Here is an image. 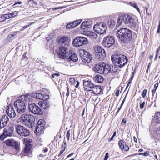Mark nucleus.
Returning <instances> with one entry per match:
<instances>
[{"instance_id":"nucleus-6","label":"nucleus","mask_w":160,"mask_h":160,"mask_svg":"<svg viewBox=\"0 0 160 160\" xmlns=\"http://www.w3.org/2000/svg\"><path fill=\"white\" fill-rule=\"evenodd\" d=\"M79 53L81 59L85 63L90 62L92 58V55L90 53L84 49L80 50Z\"/></svg>"},{"instance_id":"nucleus-33","label":"nucleus","mask_w":160,"mask_h":160,"mask_svg":"<svg viewBox=\"0 0 160 160\" xmlns=\"http://www.w3.org/2000/svg\"><path fill=\"white\" fill-rule=\"evenodd\" d=\"M77 26V24L76 22L73 21L72 22L69 23L67 25L66 28H67L71 29L74 28Z\"/></svg>"},{"instance_id":"nucleus-60","label":"nucleus","mask_w":160,"mask_h":160,"mask_svg":"<svg viewBox=\"0 0 160 160\" xmlns=\"http://www.w3.org/2000/svg\"><path fill=\"white\" fill-rule=\"evenodd\" d=\"M21 3H22V2H17L13 4V6H15L16 5H17V4H19L20 5V4H21Z\"/></svg>"},{"instance_id":"nucleus-11","label":"nucleus","mask_w":160,"mask_h":160,"mask_svg":"<svg viewBox=\"0 0 160 160\" xmlns=\"http://www.w3.org/2000/svg\"><path fill=\"white\" fill-rule=\"evenodd\" d=\"M25 139L24 143H25V147L24 149V153L25 155L31 157L32 156V154L31 151L32 145L30 143L31 139Z\"/></svg>"},{"instance_id":"nucleus-15","label":"nucleus","mask_w":160,"mask_h":160,"mask_svg":"<svg viewBox=\"0 0 160 160\" xmlns=\"http://www.w3.org/2000/svg\"><path fill=\"white\" fill-rule=\"evenodd\" d=\"M105 65V63L104 62H100L98 63L95 65L94 67V69L98 73L103 74L104 72V66Z\"/></svg>"},{"instance_id":"nucleus-28","label":"nucleus","mask_w":160,"mask_h":160,"mask_svg":"<svg viewBox=\"0 0 160 160\" xmlns=\"http://www.w3.org/2000/svg\"><path fill=\"white\" fill-rule=\"evenodd\" d=\"M87 36L91 39H96L98 35L93 32H88L87 33Z\"/></svg>"},{"instance_id":"nucleus-36","label":"nucleus","mask_w":160,"mask_h":160,"mask_svg":"<svg viewBox=\"0 0 160 160\" xmlns=\"http://www.w3.org/2000/svg\"><path fill=\"white\" fill-rule=\"evenodd\" d=\"M7 18L5 14H3L1 17H0V22H2L4 21Z\"/></svg>"},{"instance_id":"nucleus-7","label":"nucleus","mask_w":160,"mask_h":160,"mask_svg":"<svg viewBox=\"0 0 160 160\" xmlns=\"http://www.w3.org/2000/svg\"><path fill=\"white\" fill-rule=\"evenodd\" d=\"M95 51V57L100 61L102 60L106 56L105 50L101 47H96Z\"/></svg>"},{"instance_id":"nucleus-55","label":"nucleus","mask_w":160,"mask_h":160,"mask_svg":"<svg viewBox=\"0 0 160 160\" xmlns=\"http://www.w3.org/2000/svg\"><path fill=\"white\" fill-rule=\"evenodd\" d=\"M39 125L42 126V121L41 120H39L38 122V125Z\"/></svg>"},{"instance_id":"nucleus-62","label":"nucleus","mask_w":160,"mask_h":160,"mask_svg":"<svg viewBox=\"0 0 160 160\" xmlns=\"http://www.w3.org/2000/svg\"><path fill=\"white\" fill-rule=\"evenodd\" d=\"M65 149V148H64V149L61 150L60 152V155L62 154L63 153Z\"/></svg>"},{"instance_id":"nucleus-46","label":"nucleus","mask_w":160,"mask_h":160,"mask_svg":"<svg viewBox=\"0 0 160 160\" xmlns=\"http://www.w3.org/2000/svg\"><path fill=\"white\" fill-rule=\"evenodd\" d=\"M126 122V120L124 118H123L122 121V125L124 126L125 125Z\"/></svg>"},{"instance_id":"nucleus-24","label":"nucleus","mask_w":160,"mask_h":160,"mask_svg":"<svg viewBox=\"0 0 160 160\" xmlns=\"http://www.w3.org/2000/svg\"><path fill=\"white\" fill-rule=\"evenodd\" d=\"M44 127L42 126L37 125L34 131L35 133L37 135H40L43 131Z\"/></svg>"},{"instance_id":"nucleus-48","label":"nucleus","mask_w":160,"mask_h":160,"mask_svg":"<svg viewBox=\"0 0 160 160\" xmlns=\"http://www.w3.org/2000/svg\"><path fill=\"white\" fill-rule=\"evenodd\" d=\"M69 93H70L69 90V88L68 87V88H67V93H66V96H67V98L68 97V96H69Z\"/></svg>"},{"instance_id":"nucleus-26","label":"nucleus","mask_w":160,"mask_h":160,"mask_svg":"<svg viewBox=\"0 0 160 160\" xmlns=\"http://www.w3.org/2000/svg\"><path fill=\"white\" fill-rule=\"evenodd\" d=\"M93 78L94 81L97 83L102 82L104 80L103 77L99 75H97Z\"/></svg>"},{"instance_id":"nucleus-40","label":"nucleus","mask_w":160,"mask_h":160,"mask_svg":"<svg viewBox=\"0 0 160 160\" xmlns=\"http://www.w3.org/2000/svg\"><path fill=\"white\" fill-rule=\"evenodd\" d=\"M7 136L4 135L3 133L2 135L0 136V139L2 140H3Z\"/></svg>"},{"instance_id":"nucleus-64","label":"nucleus","mask_w":160,"mask_h":160,"mask_svg":"<svg viewBox=\"0 0 160 160\" xmlns=\"http://www.w3.org/2000/svg\"><path fill=\"white\" fill-rule=\"evenodd\" d=\"M135 8H136L138 10V11L139 12L140 11V9H139L138 7V6H135Z\"/></svg>"},{"instance_id":"nucleus-18","label":"nucleus","mask_w":160,"mask_h":160,"mask_svg":"<svg viewBox=\"0 0 160 160\" xmlns=\"http://www.w3.org/2000/svg\"><path fill=\"white\" fill-rule=\"evenodd\" d=\"M105 65L104 66V72L103 74H106L109 72H115V70L114 69L112 66H111L108 64H106L105 63Z\"/></svg>"},{"instance_id":"nucleus-35","label":"nucleus","mask_w":160,"mask_h":160,"mask_svg":"<svg viewBox=\"0 0 160 160\" xmlns=\"http://www.w3.org/2000/svg\"><path fill=\"white\" fill-rule=\"evenodd\" d=\"M118 144L120 148L122 150V148L124 146L123 141L122 140H120Z\"/></svg>"},{"instance_id":"nucleus-59","label":"nucleus","mask_w":160,"mask_h":160,"mask_svg":"<svg viewBox=\"0 0 160 160\" xmlns=\"http://www.w3.org/2000/svg\"><path fill=\"white\" fill-rule=\"evenodd\" d=\"M159 51H160V47H159L157 51L156 54V57H157L158 56V53Z\"/></svg>"},{"instance_id":"nucleus-27","label":"nucleus","mask_w":160,"mask_h":160,"mask_svg":"<svg viewBox=\"0 0 160 160\" xmlns=\"http://www.w3.org/2000/svg\"><path fill=\"white\" fill-rule=\"evenodd\" d=\"M79 38L81 46L86 45L88 43V42L87 38L82 37H79Z\"/></svg>"},{"instance_id":"nucleus-16","label":"nucleus","mask_w":160,"mask_h":160,"mask_svg":"<svg viewBox=\"0 0 160 160\" xmlns=\"http://www.w3.org/2000/svg\"><path fill=\"white\" fill-rule=\"evenodd\" d=\"M83 88L85 90L91 91L94 85L90 81L88 80L84 81Z\"/></svg>"},{"instance_id":"nucleus-61","label":"nucleus","mask_w":160,"mask_h":160,"mask_svg":"<svg viewBox=\"0 0 160 160\" xmlns=\"http://www.w3.org/2000/svg\"><path fill=\"white\" fill-rule=\"evenodd\" d=\"M156 90L153 89L152 90V95L153 96H154V94L155 93V92Z\"/></svg>"},{"instance_id":"nucleus-31","label":"nucleus","mask_w":160,"mask_h":160,"mask_svg":"<svg viewBox=\"0 0 160 160\" xmlns=\"http://www.w3.org/2000/svg\"><path fill=\"white\" fill-rule=\"evenodd\" d=\"M90 25V23L88 21L83 22L81 25V28L83 29H85L87 28H89Z\"/></svg>"},{"instance_id":"nucleus-1","label":"nucleus","mask_w":160,"mask_h":160,"mask_svg":"<svg viewBox=\"0 0 160 160\" xmlns=\"http://www.w3.org/2000/svg\"><path fill=\"white\" fill-rule=\"evenodd\" d=\"M30 98L26 95L19 97L14 102V107L18 112L22 114L26 111V104Z\"/></svg>"},{"instance_id":"nucleus-25","label":"nucleus","mask_w":160,"mask_h":160,"mask_svg":"<svg viewBox=\"0 0 160 160\" xmlns=\"http://www.w3.org/2000/svg\"><path fill=\"white\" fill-rule=\"evenodd\" d=\"M38 104L42 108L44 109H47L49 106V102L47 100L43 102H39Z\"/></svg>"},{"instance_id":"nucleus-23","label":"nucleus","mask_w":160,"mask_h":160,"mask_svg":"<svg viewBox=\"0 0 160 160\" xmlns=\"http://www.w3.org/2000/svg\"><path fill=\"white\" fill-rule=\"evenodd\" d=\"M102 90V88L101 86H96L94 85V87L91 91H92L93 93L96 94H99L101 92Z\"/></svg>"},{"instance_id":"nucleus-34","label":"nucleus","mask_w":160,"mask_h":160,"mask_svg":"<svg viewBox=\"0 0 160 160\" xmlns=\"http://www.w3.org/2000/svg\"><path fill=\"white\" fill-rule=\"evenodd\" d=\"M155 118L156 119V121L160 123V112H158L156 113Z\"/></svg>"},{"instance_id":"nucleus-58","label":"nucleus","mask_w":160,"mask_h":160,"mask_svg":"<svg viewBox=\"0 0 160 160\" xmlns=\"http://www.w3.org/2000/svg\"><path fill=\"white\" fill-rule=\"evenodd\" d=\"M79 83H80L78 81H77V84L75 86V87L76 88H78V87L79 86Z\"/></svg>"},{"instance_id":"nucleus-43","label":"nucleus","mask_w":160,"mask_h":160,"mask_svg":"<svg viewBox=\"0 0 160 160\" xmlns=\"http://www.w3.org/2000/svg\"><path fill=\"white\" fill-rule=\"evenodd\" d=\"M52 35H49L48 37H47L46 39L48 41H50L52 38Z\"/></svg>"},{"instance_id":"nucleus-51","label":"nucleus","mask_w":160,"mask_h":160,"mask_svg":"<svg viewBox=\"0 0 160 160\" xmlns=\"http://www.w3.org/2000/svg\"><path fill=\"white\" fill-rule=\"evenodd\" d=\"M119 92L120 90H119L117 89V90L116 93L115 94V95L116 96L118 97L119 96Z\"/></svg>"},{"instance_id":"nucleus-56","label":"nucleus","mask_w":160,"mask_h":160,"mask_svg":"<svg viewBox=\"0 0 160 160\" xmlns=\"http://www.w3.org/2000/svg\"><path fill=\"white\" fill-rule=\"evenodd\" d=\"M59 74H58V73H55L53 74L52 75V77L54 78L55 76H59Z\"/></svg>"},{"instance_id":"nucleus-54","label":"nucleus","mask_w":160,"mask_h":160,"mask_svg":"<svg viewBox=\"0 0 160 160\" xmlns=\"http://www.w3.org/2000/svg\"><path fill=\"white\" fill-rule=\"evenodd\" d=\"M43 156V155L42 154H41L38 156V157L39 159H41V158H42Z\"/></svg>"},{"instance_id":"nucleus-3","label":"nucleus","mask_w":160,"mask_h":160,"mask_svg":"<svg viewBox=\"0 0 160 160\" xmlns=\"http://www.w3.org/2000/svg\"><path fill=\"white\" fill-rule=\"evenodd\" d=\"M123 23L128 24L129 27L131 28L135 27L136 26V23L132 17L128 15L122 14L118 17L116 26L119 27Z\"/></svg>"},{"instance_id":"nucleus-12","label":"nucleus","mask_w":160,"mask_h":160,"mask_svg":"<svg viewBox=\"0 0 160 160\" xmlns=\"http://www.w3.org/2000/svg\"><path fill=\"white\" fill-rule=\"evenodd\" d=\"M115 40L112 36H107L104 38L102 42V44L105 47L110 48L115 43Z\"/></svg>"},{"instance_id":"nucleus-17","label":"nucleus","mask_w":160,"mask_h":160,"mask_svg":"<svg viewBox=\"0 0 160 160\" xmlns=\"http://www.w3.org/2000/svg\"><path fill=\"white\" fill-rule=\"evenodd\" d=\"M70 40L68 37H63L58 40V43L64 46H68Z\"/></svg>"},{"instance_id":"nucleus-37","label":"nucleus","mask_w":160,"mask_h":160,"mask_svg":"<svg viewBox=\"0 0 160 160\" xmlns=\"http://www.w3.org/2000/svg\"><path fill=\"white\" fill-rule=\"evenodd\" d=\"M115 20H116V18H114L113 19H112L110 20V24L112 27L114 26L115 24Z\"/></svg>"},{"instance_id":"nucleus-45","label":"nucleus","mask_w":160,"mask_h":160,"mask_svg":"<svg viewBox=\"0 0 160 160\" xmlns=\"http://www.w3.org/2000/svg\"><path fill=\"white\" fill-rule=\"evenodd\" d=\"M35 22H32L30 23L29 24H28L27 25H26L23 27H24L25 29L26 28H28V27H29L30 25H31L32 24H34Z\"/></svg>"},{"instance_id":"nucleus-47","label":"nucleus","mask_w":160,"mask_h":160,"mask_svg":"<svg viewBox=\"0 0 160 160\" xmlns=\"http://www.w3.org/2000/svg\"><path fill=\"white\" fill-rule=\"evenodd\" d=\"M109 157L108 153L107 152L106 153L104 158V160H107Z\"/></svg>"},{"instance_id":"nucleus-22","label":"nucleus","mask_w":160,"mask_h":160,"mask_svg":"<svg viewBox=\"0 0 160 160\" xmlns=\"http://www.w3.org/2000/svg\"><path fill=\"white\" fill-rule=\"evenodd\" d=\"M14 128L12 126L6 128L4 129V134L7 136H11L13 134Z\"/></svg>"},{"instance_id":"nucleus-8","label":"nucleus","mask_w":160,"mask_h":160,"mask_svg":"<svg viewBox=\"0 0 160 160\" xmlns=\"http://www.w3.org/2000/svg\"><path fill=\"white\" fill-rule=\"evenodd\" d=\"M15 129L17 133L21 136L26 137L30 134L29 130L21 125H18L16 126Z\"/></svg>"},{"instance_id":"nucleus-5","label":"nucleus","mask_w":160,"mask_h":160,"mask_svg":"<svg viewBox=\"0 0 160 160\" xmlns=\"http://www.w3.org/2000/svg\"><path fill=\"white\" fill-rule=\"evenodd\" d=\"M21 118L25 124L29 127H32L34 124L35 118L32 115L23 114L22 115Z\"/></svg>"},{"instance_id":"nucleus-13","label":"nucleus","mask_w":160,"mask_h":160,"mask_svg":"<svg viewBox=\"0 0 160 160\" xmlns=\"http://www.w3.org/2000/svg\"><path fill=\"white\" fill-rule=\"evenodd\" d=\"M57 52L59 58L62 59L66 58L69 53L66 47H61L59 48Z\"/></svg>"},{"instance_id":"nucleus-41","label":"nucleus","mask_w":160,"mask_h":160,"mask_svg":"<svg viewBox=\"0 0 160 160\" xmlns=\"http://www.w3.org/2000/svg\"><path fill=\"white\" fill-rule=\"evenodd\" d=\"M129 149V147L126 145L125 144V146H124L123 148H122V149H124L125 151H128Z\"/></svg>"},{"instance_id":"nucleus-53","label":"nucleus","mask_w":160,"mask_h":160,"mask_svg":"<svg viewBox=\"0 0 160 160\" xmlns=\"http://www.w3.org/2000/svg\"><path fill=\"white\" fill-rule=\"evenodd\" d=\"M158 83H156L154 85V89L156 90L158 87Z\"/></svg>"},{"instance_id":"nucleus-4","label":"nucleus","mask_w":160,"mask_h":160,"mask_svg":"<svg viewBox=\"0 0 160 160\" xmlns=\"http://www.w3.org/2000/svg\"><path fill=\"white\" fill-rule=\"evenodd\" d=\"M111 60L115 65L119 68H122L128 62L127 57L121 54H117L112 55L111 57Z\"/></svg>"},{"instance_id":"nucleus-44","label":"nucleus","mask_w":160,"mask_h":160,"mask_svg":"<svg viewBox=\"0 0 160 160\" xmlns=\"http://www.w3.org/2000/svg\"><path fill=\"white\" fill-rule=\"evenodd\" d=\"M139 155H143L145 156H147L149 155V154L147 152H145L143 153H139Z\"/></svg>"},{"instance_id":"nucleus-21","label":"nucleus","mask_w":160,"mask_h":160,"mask_svg":"<svg viewBox=\"0 0 160 160\" xmlns=\"http://www.w3.org/2000/svg\"><path fill=\"white\" fill-rule=\"evenodd\" d=\"M9 118L8 116L4 115L2 116L0 120V124L1 127L4 128L7 124L9 121Z\"/></svg>"},{"instance_id":"nucleus-50","label":"nucleus","mask_w":160,"mask_h":160,"mask_svg":"<svg viewBox=\"0 0 160 160\" xmlns=\"http://www.w3.org/2000/svg\"><path fill=\"white\" fill-rule=\"evenodd\" d=\"M134 75V72H132V76L130 78V79L129 80V81H131V82H132V80L133 79V78Z\"/></svg>"},{"instance_id":"nucleus-9","label":"nucleus","mask_w":160,"mask_h":160,"mask_svg":"<svg viewBox=\"0 0 160 160\" xmlns=\"http://www.w3.org/2000/svg\"><path fill=\"white\" fill-rule=\"evenodd\" d=\"M93 28L95 32L100 34H102L105 32L107 27L105 23L101 22L95 25Z\"/></svg>"},{"instance_id":"nucleus-32","label":"nucleus","mask_w":160,"mask_h":160,"mask_svg":"<svg viewBox=\"0 0 160 160\" xmlns=\"http://www.w3.org/2000/svg\"><path fill=\"white\" fill-rule=\"evenodd\" d=\"M34 97H35L36 99H46L44 95L43 94H42L40 93H36L34 95Z\"/></svg>"},{"instance_id":"nucleus-14","label":"nucleus","mask_w":160,"mask_h":160,"mask_svg":"<svg viewBox=\"0 0 160 160\" xmlns=\"http://www.w3.org/2000/svg\"><path fill=\"white\" fill-rule=\"evenodd\" d=\"M4 143L7 145L12 146L17 151L19 149V147L17 142L13 139H8L4 141Z\"/></svg>"},{"instance_id":"nucleus-29","label":"nucleus","mask_w":160,"mask_h":160,"mask_svg":"<svg viewBox=\"0 0 160 160\" xmlns=\"http://www.w3.org/2000/svg\"><path fill=\"white\" fill-rule=\"evenodd\" d=\"M18 12L14 11L12 13L9 14H5L6 16L7 19H8L14 17L18 15Z\"/></svg>"},{"instance_id":"nucleus-42","label":"nucleus","mask_w":160,"mask_h":160,"mask_svg":"<svg viewBox=\"0 0 160 160\" xmlns=\"http://www.w3.org/2000/svg\"><path fill=\"white\" fill-rule=\"evenodd\" d=\"M145 104V102H143L142 103L140 104V108L141 109H142L143 108L144 105Z\"/></svg>"},{"instance_id":"nucleus-57","label":"nucleus","mask_w":160,"mask_h":160,"mask_svg":"<svg viewBox=\"0 0 160 160\" xmlns=\"http://www.w3.org/2000/svg\"><path fill=\"white\" fill-rule=\"evenodd\" d=\"M157 32L158 33H159L160 32V25H159L158 26V29L157 31Z\"/></svg>"},{"instance_id":"nucleus-2","label":"nucleus","mask_w":160,"mask_h":160,"mask_svg":"<svg viewBox=\"0 0 160 160\" xmlns=\"http://www.w3.org/2000/svg\"><path fill=\"white\" fill-rule=\"evenodd\" d=\"M117 36L122 43H128L131 40L132 32L126 28H122L117 31Z\"/></svg>"},{"instance_id":"nucleus-63","label":"nucleus","mask_w":160,"mask_h":160,"mask_svg":"<svg viewBox=\"0 0 160 160\" xmlns=\"http://www.w3.org/2000/svg\"><path fill=\"white\" fill-rule=\"evenodd\" d=\"M114 137L113 136H112L111 137V138H110V139H109V140H108V141H109V142H111V141H112L113 140V138H114Z\"/></svg>"},{"instance_id":"nucleus-52","label":"nucleus","mask_w":160,"mask_h":160,"mask_svg":"<svg viewBox=\"0 0 160 160\" xmlns=\"http://www.w3.org/2000/svg\"><path fill=\"white\" fill-rule=\"evenodd\" d=\"M70 81L71 83H73L75 82V79L73 78H71L70 79Z\"/></svg>"},{"instance_id":"nucleus-10","label":"nucleus","mask_w":160,"mask_h":160,"mask_svg":"<svg viewBox=\"0 0 160 160\" xmlns=\"http://www.w3.org/2000/svg\"><path fill=\"white\" fill-rule=\"evenodd\" d=\"M28 108L30 112L34 114H42L43 111L40 108L34 103H30L28 102Z\"/></svg>"},{"instance_id":"nucleus-38","label":"nucleus","mask_w":160,"mask_h":160,"mask_svg":"<svg viewBox=\"0 0 160 160\" xmlns=\"http://www.w3.org/2000/svg\"><path fill=\"white\" fill-rule=\"evenodd\" d=\"M70 130H68L66 134V138L67 139L69 140L70 139Z\"/></svg>"},{"instance_id":"nucleus-20","label":"nucleus","mask_w":160,"mask_h":160,"mask_svg":"<svg viewBox=\"0 0 160 160\" xmlns=\"http://www.w3.org/2000/svg\"><path fill=\"white\" fill-rule=\"evenodd\" d=\"M6 112L7 115L10 118H15L16 116L15 112L12 106L8 107Z\"/></svg>"},{"instance_id":"nucleus-30","label":"nucleus","mask_w":160,"mask_h":160,"mask_svg":"<svg viewBox=\"0 0 160 160\" xmlns=\"http://www.w3.org/2000/svg\"><path fill=\"white\" fill-rule=\"evenodd\" d=\"M72 44L75 47H80L81 46L79 37L75 38L72 42Z\"/></svg>"},{"instance_id":"nucleus-19","label":"nucleus","mask_w":160,"mask_h":160,"mask_svg":"<svg viewBox=\"0 0 160 160\" xmlns=\"http://www.w3.org/2000/svg\"><path fill=\"white\" fill-rule=\"evenodd\" d=\"M67 57H68V61H71L73 62H76L78 60V58L77 55L75 53L72 51L70 52L69 51Z\"/></svg>"},{"instance_id":"nucleus-39","label":"nucleus","mask_w":160,"mask_h":160,"mask_svg":"<svg viewBox=\"0 0 160 160\" xmlns=\"http://www.w3.org/2000/svg\"><path fill=\"white\" fill-rule=\"evenodd\" d=\"M147 92V89H144L142 92V97L144 98L146 95V94Z\"/></svg>"},{"instance_id":"nucleus-49","label":"nucleus","mask_w":160,"mask_h":160,"mask_svg":"<svg viewBox=\"0 0 160 160\" xmlns=\"http://www.w3.org/2000/svg\"><path fill=\"white\" fill-rule=\"evenodd\" d=\"M75 22H76V23L77 24V26L79 24L81 23V20H78L76 21Z\"/></svg>"}]
</instances>
